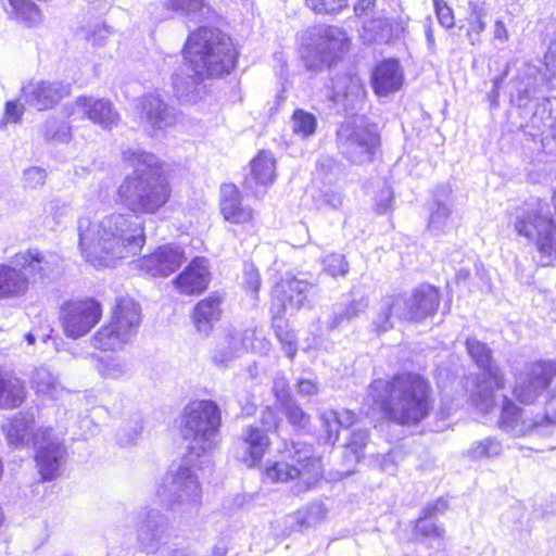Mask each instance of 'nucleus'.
<instances>
[{"mask_svg":"<svg viewBox=\"0 0 556 556\" xmlns=\"http://www.w3.org/2000/svg\"><path fill=\"white\" fill-rule=\"evenodd\" d=\"M79 248L94 267H110L139 253L146 242L141 223L128 214H109L99 222L78 219Z\"/></svg>","mask_w":556,"mask_h":556,"instance_id":"obj_1","label":"nucleus"},{"mask_svg":"<svg viewBox=\"0 0 556 556\" xmlns=\"http://www.w3.org/2000/svg\"><path fill=\"white\" fill-rule=\"evenodd\" d=\"M184 58L181 75L176 73L172 79L177 97L188 99L204 77H217L233 70L237 52L231 39L219 29L200 27L189 36Z\"/></svg>","mask_w":556,"mask_h":556,"instance_id":"obj_2","label":"nucleus"},{"mask_svg":"<svg viewBox=\"0 0 556 556\" xmlns=\"http://www.w3.org/2000/svg\"><path fill=\"white\" fill-rule=\"evenodd\" d=\"M430 391L428 381L419 375L403 374L390 381L375 380L368 395L390 420L412 426L424 420L432 409Z\"/></svg>","mask_w":556,"mask_h":556,"instance_id":"obj_3","label":"nucleus"},{"mask_svg":"<svg viewBox=\"0 0 556 556\" xmlns=\"http://www.w3.org/2000/svg\"><path fill=\"white\" fill-rule=\"evenodd\" d=\"M124 157L135 167L118 188L123 205L136 214H153L169 199L170 188L157 157L142 150H128Z\"/></svg>","mask_w":556,"mask_h":556,"instance_id":"obj_4","label":"nucleus"},{"mask_svg":"<svg viewBox=\"0 0 556 556\" xmlns=\"http://www.w3.org/2000/svg\"><path fill=\"white\" fill-rule=\"evenodd\" d=\"M514 228L519 236L534 242L542 266L553 263L556 258V220L546 202L532 198L517 206Z\"/></svg>","mask_w":556,"mask_h":556,"instance_id":"obj_5","label":"nucleus"},{"mask_svg":"<svg viewBox=\"0 0 556 556\" xmlns=\"http://www.w3.org/2000/svg\"><path fill=\"white\" fill-rule=\"evenodd\" d=\"M222 412L212 400L193 401L182 412L180 432L188 441V454L199 458L211 452L218 442Z\"/></svg>","mask_w":556,"mask_h":556,"instance_id":"obj_6","label":"nucleus"},{"mask_svg":"<svg viewBox=\"0 0 556 556\" xmlns=\"http://www.w3.org/2000/svg\"><path fill=\"white\" fill-rule=\"evenodd\" d=\"M439 303V292L430 286L417 288L409 298L389 295L382 299L372 325L376 331L386 332L393 328V318L419 321L432 315Z\"/></svg>","mask_w":556,"mask_h":556,"instance_id":"obj_7","label":"nucleus"},{"mask_svg":"<svg viewBox=\"0 0 556 556\" xmlns=\"http://www.w3.org/2000/svg\"><path fill=\"white\" fill-rule=\"evenodd\" d=\"M140 320L139 305L132 299H119L110 323L93 334V345L104 351L122 349L137 333Z\"/></svg>","mask_w":556,"mask_h":556,"instance_id":"obj_8","label":"nucleus"},{"mask_svg":"<svg viewBox=\"0 0 556 556\" xmlns=\"http://www.w3.org/2000/svg\"><path fill=\"white\" fill-rule=\"evenodd\" d=\"M324 476L320 458L312 455L309 448L296 451L293 463L276 462L266 467L264 477L270 482H289L298 479L292 492L296 495L314 489Z\"/></svg>","mask_w":556,"mask_h":556,"instance_id":"obj_9","label":"nucleus"},{"mask_svg":"<svg viewBox=\"0 0 556 556\" xmlns=\"http://www.w3.org/2000/svg\"><path fill=\"white\" fill-rule=\"evenodd\" d=\"M379 146L380 137L376 127L363 118L344 122L337 132L339 152L352 164L372 162Z\"/></svg>","mask_w":556,"mask_h":556,"instance_id":"obj_10","label":"nucleus"},{"mask_svg":"<svg viewBox=\"0 0 556 556\" xmlns=\"http://www.w3.org/2000/svg\"><path fill=\"white\" fill-rule=\"evenodd\" d=\"M198 458L186 455L181 464L170 469L156 489L161 501L185 508L195 507L201 502V488L198 478L190 468Z\"/></svg>","mask_w":556,"mask_h":556,"instance_id":"obj_11","label":"nucleus"},{"mask_svg":"<svg viewBox=\"0 0 556 556\" xmlns=\"http://www.w3.org/2000/svg\"><path fill=\"white\" fill-rule=\"evenodd\" d=\"M102 308L93 299L71 300L60 312L64 334L71 339L86 336L101 319Z\"/></svg>","mask_w":556,"mask_h":556,"instance_id":"obj_12","label":"nucleus"},{"mask_svg":"<svg viewBox=\"0 0 556 556\" xmlns=\"http://www.w3.org/2000/svg\"><path fill=\"white\" fill-rule=\"evenodd\" d=\"M35 447V460L42 480L50 481L59 477L66 460V447L62 439L54 435L51 428L38 427Z\"/></svg>","mask_w":556,"mask_h":556,"instance_id":"obj_13","label":"nucleus"},{"mask_svg":"<svg viewBox=\"0 0 556 556\" xmlns=\"http://www.w3.org/2000/svg\"><path fill=\"white\" fill-rule=\"evenodd\" d=\"M500 427L514 437L549 435L556 429V420L546 415L526 419L522 417V409L505 396L502 404Z\"/></svg>","mask_w":556,"mask_h":556,"instance_id":"obj_14","label":"nucleus"},{"mask_svg":"<svg viewBox=\"0 0 556 556\" xmlns=\"http://www.w3.org/2000/svg\"><path fill=\"white\" fill-rule=\"evenodd\" d=\"M556 377V363L534 362L516 376L514 395L523 404L533 403Z\"/></svg>","mask_w":556,"mask_h":556,"instance_id":"obj_15","label":"nucleus"},{"mask_svg":"<svg viewBox=\"0 0 556 556\" xmlns=\"http://www.w3.org/2000/svg\"><path fill=\"white\" fill-rule=\"evenodd\" d=\"M346 33L337 26H326L318 33V42L305 60L308 70L319 71L331 64L349 50Z\"/></svg>","mask_w":556,"mask_h":556,"instance_id":"obj_16","label":"nucleus"},{"mask_svg":"<svg viewBox=\"0 0 556 556\" xmlns=\"http://www.w3.org/2000/svg\"><path fill=\"white\" fill-rule=\"evenodd\" d=\"M135 110L141 125L152 131L175 126L179 112L166 103L159 93H147L136 100Z\"/></svg>","mask_w":556,"mask_h":556,"instance_id":"obj_17","label":"nucleus"},{"mask_svg":"<svg viewBox=\"0 0 556 556\" xmlns=\"http://www.w3.org/2000/svg\"><path fill=\"white\" fill-rule=\"evenodd\" d=\"M71 115L74 119L87 118L108 130L116 127L121 119L111 101L93 97L77 98L72 104Z\"/></svg>","mask_w":556,"mask_h":556,"instance_id":"obj_18","label":"nucleus"},{"mask_svg":"<svg viewBox=\"0 0 556 556\" xmlns=\"http://www.w3.org/2000/svg\"><path fill=\"white\" fill-rule=\"evenodd\" d=\"M13 263L30 278V285L50 279L60 265V257L38 249L21 251L13 256Z\"/></svg>","mask_w":556,"mask_h":556,"instance_id":"obj_19","label":"nucleus"},{"mask_svg":"<svg viewBox=\"0 0 556 556\" xmlns=\"http://www.w3.org/2000/svg\"><path fill=\"white\" fill-rule=\"evenodd\" d=\"M187 260L185 251L176 244H165L139 261V268L152 277H167Z\"/></svg>","mask_w":556,"mask_h":556,"instance_id":"obj_20","label":"nucleus"},{"mask_svg":"<svg viewBox=\"0 0 556 556\" xmlns=\"http://www.w3.org/2000/svg\"><path fill=\"white\" fill-rule=\"evenodd\" d=\"M255 330L232 331L226 334L212 352L215 365L227 367L252 345Z\"/></svg>","mask_w":556,"mask_h":556,"instance_id":"obj_21","label":"nucleus"},{"mask_svg":"<svg viewBox=\"0 0 556 556\" xmlns=\"http://www.w3.org/2000/svg\"><path fill=\"white\" fill-rule=\"evenodd\" d=\"M210 280L208 260L195 257L174 280V283L181 293L190 295L204 291L208 287Z\"/></svg>","mask_w":556,"mask_h":556,"instance_id":"obj_22","label":"nucleus"},{"mask_svg":"<svg viewBox=\"0 0 556 556\" xmlns=\"http://www.w3.org/2000/svg\"><path fill=\"white\" fill-rule=\"evenodd\" d=\"M68 94L70 85L58 81H41L25 88L26 103L38 111L52 108Z\"/></svg>","mask_w":556,"mask_h":556,"instance_id":"obj_23","label":"nucleus"},{"mask_svg":"<svg viewBox=\"0 0 556 556\" xmlns=\"http://www.w3.org/2000/svg\"><path fill=\"white\" fill-rule=\"evenodd\" d=\"M330 81L333 92L332 100L342 101L346 109L354 110L356 103L362 102L366 96L365 86L356 74H336Z\"/></svg>","mask_w":556,"mask_h":556,"instance_id":"obj_24","label":"nucleus"},{"mask_svg":"<svg viewBox=\"0 0 556 556\" xmlns=\"http://www.w3.org/2000/svg\"><path fill=\"white\" fill-rule=\"evenodd\" d=\"M220 213L225 220L232 224H247L253 219V210L242 203L239 189L231 184L220 187Z\"/></svg>","mask_w":556,"mask_h":556,"instance_id":"obj_25","label":"nucleus"},{"mask_svg":"<svg viewBox=\"0 0 556 556\" xmlns=\"http://www.w3.org/2000/svg\"><path fill=\"white\" fill-rule=\"evenodd\" d=\"M30 287V278L13 263L0 265V300H12L24 296Z\"/></svg>","mask_w":556,"mask_h":556,"instance_id":"obj_26","label":"nucleus"},{"mask_svg":"<svg viewBox=\"0 0 556 556\" xmlns=\"http://www.w3.org/2000/svg\"><path fill=\"white\" fill-rule=\"evenodd\" d=\"M403 79V71L397 61H383L372 73V88L378 96L386 97L399 91Z\"/></svg>","mask_w":556,"mask_h":556,"instance_id":"obj_27","label":"nucleus"},{"mask_svg":"<svg viewBox=\"0 0 556 556\" xmlns=\"http://www.w3.org/2000/svg\"><path fill=\"white\" fill-rule=\"evenodd\" d=\"M466 348L472 361L482 370V374H486L493 380L495 387L504 388L505 378L502 369L493 363L491 349L475 338L467 339Z\"/></svg>","mask_w":556,"mask_h":556,"instance_id":"obj_28","label":"nucleus"},{"mask_svg":"<svg viewBox=\"0 0 556 556\" xmlns=\"http://www.w3.org/2000/svg\"><path fill=\"white\" fill-rule=\"evenodd\" d=\"M8 442L15 446H24L33 443L35 445V437L38 428L35 430L34 416L26 413L16 414L8 424L2 426Z\"/></svg>","mask_w":556,"mask_h":556,"instance_id":"obj_29","label":"nucleus"},{"mask_svg":"<svg viewBox=\"0 0 556 556\" xmlns=\"http://www.w3.org/2000/svg\"><path fill=\"white\" fill-rule=\"evenodd\" d=\"M309 287L307 282L295 278L277 283L273 290V294L279 302V312L298 309L303 306L306 300L305 293L308 291Z\"/></svg>","mask_w":556,"mask_h":556,"instance_id":"obj_30","label":"nucleus"},{"mask_svg":"<svg viewBox=\"0 0 556 556\" xmlns=\"http://www.w3.org/2000/svg\"><path fill=\"white\" fill-rule=\"evenodd\" d=\"M275 160L268 152L262 151L251 162V173L245 177V188L258 194L260 186H267L275 180Z\"/></svg>","mask_w":556,"mask_h":556,"instance_id":"obj_31","label":"nucleus"},{"mask_svg":"<svg viewBox=\"0 0 556 556\" xmlns=\"http://www.w3.org/2000/svg\"><path fill=\"white\" fill-rule=\"evenodd\" d=\"M168 526L167 518L157 509H149L139 517L137 523L138 539L144 545H151L162 539Z\"/></svg>","mask_w":556,"mask_h":556,"instance_id":"obj_32","label":"nucleus"},{"mask_svg":"<svg viewBox=\"0 0 556 556\" xmlns=\"http://www.w3.org/2000/svg\"><path fill=\"white\" fill-rule=\"evenodd\" d=\"M451 207L450 190L446 187H442L434 194V202L428 223V229L434 236H440L450 228Z\"/></svg>","mask_w":556,"mask_h":556,"instance_id":"obj_33","label":"nucleus"},{"mask_svg":"<svg viewBox=\"0 0 556 556\" xmlns=\"http://www.w3.org/2000/svg\"><path fill=\"white\" fill-rule=\"evenodd\" d=\"M24 382L13 372L0 367V408L18 407L25 400Z\"/></svg>","mask_w":556,"mask_h":556,"instance_id":"obj_34","label":"nucleus"},{"mask_svg":"<svg viewBox=\"0 0 556 556\" xmlns=\"http://www.w3.org/2000/svg\"><path fill=\"white\" fill-rule=\"evenodd\" d=\"M223 299L213 293L200 301L194 307L193 321L200 333L207 334L214 323L219 320Z\"/></svg>","mask_w":556,"mask_h":556,"instance_id":"obj_35","label":"nucleus"},{"mask_svg":"<svg viewBox=\"0 0 556 556\" xmlns=\"http://www.w3.org/2000/svg\"><path fill=\"white\" fill-rule=\"evenodd\" d=\"M369 305L366 296L352 298L349 301L334 304L332 315L328 320L327 328L332 331L364 313Z\"/></svg>","mask_w":556,"mask_h":556,"instance_id":"obj_36","label":"nucleus"},{"mask_svg":"<svg viewBox=\"0 0 556 556\" xmlns=\"http://www.w3.org/2000/svg\"><path fill=\"white\" fill-rule=\"evenodd\" d=\"M242 439L249 454L243 457V462L249 467H252L262 459L265 451L269 446V439L264 430L254 426H250L244 430Z\"/></svg>","mask_w":556,"mask_h":556,"instance_id":"obj_37","label":"nucleus"},{"mask_svg":"<svg viewBox=\"0 0 556 556\" xmlns=\"http://www.w3.org/2000/svg\"><path fill=\"white\" fill-rule=\"evenodd\" d=\"M320 420L327 432V441L334 444L339 439V429L351 427L356 420V415L349 409H330L320 414Z\"/></svg>","mask_w":556,"mask_h":556,"instance_id":"obj_38","label":"nucleus"},{"mask_svg":"<svg viewBox=\"0 0 556 556\" xmlns=\"http://www.w3.org/2000/svg\"><path fill=\"white\" fill-rule=\"evenodd\" d=\"M502 389L495 387L493 380L486 374H481L475 390L470 394V400L478 409L488 413L495 404L494 391Z\"/></svg>","mask_w":556,"mask_h":556,"instance_id":"obj_39","label":"nucleus"},{"mask_svg":"<svg viewBox=\"0 0 556 556\" xmlns=\"http://www.w3.org/2000/svg\"><path fill=\"white\" fill-rule=\"evenodd\" d=\"M485 2H478L470 0L468 2V15L466 17L468 23L467 36L472 45L480 41V34L485 29L486 23Z\"/></svg>","mask_w":556,"mask_h":556,"instance_id":"obj_40","label":"nucleus"},{"mask_svg":"<svg viewBox=\"0 0 556 556\" xmlns=\"http://www.w3.org/2000/svg\"><path fill=\"white\" fill-rule=\"evenodd\" d=\"M33 388L51 399H58L64 391L58 378L46 367L37 368L31 376Z\"/></svg>","mask_w":556,"mask_h":556,"instance_id":"obj_41","label":"nucleus"},{"mask_svg":"<svg viewBox=\"0 0 556 556\" xmlns=\"http://www.w3.org/2000/svg\"><path fill=\"white\" fill-rule=\"evenodd\" d=\"M163 4L164 12L160 14V20L169 18L174 12L194 18L202 15L206 8L205 0H164Z\"/></svg>","mask_w":556,"mask_h":556,"instance_id":"obj_42","label":"nucleus"},{"mask_svg":"<svg viewBox=\"0 0 556 556\" xmlns=\"http://www.w3.org/2000/svg\"><path fill=\"white\" fill-rule=\"evenodd\" d=\"M9 2L15 17L27 27H33L41 23V12L34 2L29 0H9Z\"/></svg>","mask_w":556,"mask_h":556,"instance_id":"obj_43","label":"nucleus"},{"mask_svg":"<svg viewBox=\"0 0 556 556\" xmlns=\"http://www.w3.org/2000/svg\"><path fill=\"white\" fill-rule=\"evenodd\" d=\"M291 127L294 135L306 139L315 134L317 118L309 112L296 109L291 117Z\"/></svg>","mask_w":556,"mask_h":556,"instance_id":"obj_44","label":"nucleus"},{"mask_svg":"<svg viewBox=\"0 0 556 556\" xmlns=\"http://www.w3.org/2000/svg\"><path fill=\"white\" fill-rule=\"evenodd\" d=\"M41 134L46 141L65 143L71 140V127L64 121L49 117L41 126Z\"/></svg>","mask_w":556,"mask_h":556,"instance_id":"obj_45","label":"nucleus"},{"mask_svg":"<svg viewBox=\"0 0 556 556\" xmlns=\"http://www.w3.org/2000/svg\"><path fill=\"white\" fill-rule=\"evenodd\" d=\"M97 369L103 378L116 380L129 371V364L119 356H108L99 361Z\"/></svg>","mask_w":556,"mask_h":556,"instance_id":"obj_46","label":"nucleus"},{"mask_svg":"<svg viewBox=\"0 0 556 556\" xmlns=\"http://www.w3.org/2000/svg\"><path fill=\"white\" fill-rule=\"evenodd\" d=\"M502 444L495 438H485L476 441L468 448L467 454L472 459L492 458L502 453Z\"/></svg>","mask_w":556,"mask_h":556,"instance_id":"obj_47","label":"nucleus"},{"mask_svg":"<svg viewBox=\"0 0 556 556\" xmlns=\"http://www.w3.org/2000/svg\"><path fill=\"white\" fill-rule=\"evenodd\" d=\"M328 510L323 503L315 502L296 513L295 519L300 528H309L321 522Z\"/></svg>","mask_w":556,"mask_h":556,"instance_id":"obj_48","label":"nucleus"},{"mask_svg":"<svg viewBox=\"0 0 556 556\" xmlns=\"http://www.w3.org/2000/svg\"><path fill=\"white\" fill-rule=\"evenodd\" d=\"M307 7L319 14H337L348 7V0H305Z\"/></svg>","mask_w":556,"mask_h":556,"instance_id":"obj_49","label":"nucleus"},{"mask_svg":"<svg viewBox=\"0 0 556 556\" xmlns=\"http://www.w3.org/2000/svg\"><path fill=\"white\" fill-rule=\"evenodd\" d=\"M323 264L324 270L332 277L345 276L349 273V263L341 254L332 253L327 255Z\"/></svg>","mask_w":556,"mask_h":556,"instance_id":"obj_50","label":"nucleus"},{"mask_svg":"<svg viewBox=\"0 0 556 556\" xmlns=\"http://www.w3.org/2000/svg\"><path fill=\"white\" fill-rule=\"evenodd\" d=\"M47 172L39 166H31L24 170L23 182L24 187L28 189H39L45 186Z\"/></svg>","mask_w":556,"mask_h":556,"instance_id":"obj_51","label":"nucleus"},{"mask_svg":"<svg viewBox=\"0 0 556 556\" xmlns=\"http://www.w3.org/2000/svg\"><path fill=\"white\" fill-rule=\"evenodd\" d=\"M369 442V433L366 429H356L352 432L348 448L358 460L363 456V450Z\"/></svg>","mask_w":556,"mask_h":556,"instance_id":"obj_52","label":"nucleus"},{"mask_svg":"<svg viewBox=\"0 0 556 556\" xmlns=\"http://www.w3.org/2000/svg\"><path fill=\"white\" fill-rule=\"evenodd\" d=\"M283 405L286 415L292 425L298 426L300 428H304L307 426L309 421V416L305 414L298 404H295L292 401H289Z\"/></svg>","mask_w":556,"mask_h":556,"instance_id":"obj_53","label":"nucleus"},{"mask_svg":"<svg viewBox=\"0 0 556 556\" xmlns=\"http://www.w3.org/2000/svg\"><path fill=\"white\" fill-rule=\"evenodd\" d=\"M275 331L278 340L282 343V350L289 358L296 354L295 334L292 331L285 330L281 326L275 324Z\"/></svg>","mask_w":556,"mask_h":556,"instance_id":"obj_54","label":"nucleus"},{"mask_svg":"<svg viewBox=\"0 0 556 556\" xmlns=\"http://www.w3.org/2000/svg\"><path fill=\"white\" fill-rule=\"evenodd\" d=\"M415 531L417 534H421L425 538L441 539L444 534V529L438 527L430 521V518L424 516L419 517L416 521Z\"/></svg>","mask_w":556,"mask_h":556,"instance_id":"obj_55","label":"nucleus"},{"mask_svg":"<svg viewBox=\"0 0 556 556\" xmlns=\"http://www.w3.org/2000/svg\"><path fill=\"white\" fill-rule=\"evenodd\" d=\"M50 214L55 224H63L72 217V207L68 202L55 199L51 202Z\"/></svg>","mask_w":556,"mask_h":556,"instance_id":"obj_56","label":"nucleus"},{"mask_svg":"<svg viewBox=\"0 0 556 556\" xmlns=\"http://www.w3.org/2000/svg\"><path fill=\"white\" fill-rule=\"evenodd\" d=\"M437 17L442 26L452 28L455 24L453 10L444 0H433Z\"/></svg>","mask_w":556,"mask_h":556,"instance_id":"obj_57","label":"nucleus"},{"mask_svg":"<svg viewBox=\"0 0 556 556\" xmlns=\"http://www.w3.org/2000/svg\"><path fill=\"white\" fill-rule=\"evenodd\" d=\"M364 29L372 31V40H383L386 38L384 31L389 30V22L386 18H377L368 21L364 24Z\"/></svg>","mask_w":556,"mask_h":556,"instance_id":"obj_58","label":"nucleus"},{"mask_svg":"<svg viewBox=\"0 0 556 556\" xmlns=\"http://www.w3.org/2000/svg\"><path fill=\"white\" fill-rule=\"evenodd\" d=\"M244 285L245 288L253 293H256L260 289L261 278L257 270L252 265L245 267Z\"/></svg>","mask_w":556,"mask_h":556,"instance_id":"obj_59","label":"nucleus"},{"mask_svg":"<svg viewBox=\"0 0 556 556\" xmlns=\"http://www.w3.org/2000/svg\"><path fill=\"white\" fill-rule=\"evenodd\" d=\"M273 391L278 401L282 404L291 401L289 399L288 382L285 377H276L274 380Z\"/></svg>","mask_w":556,"mask_h":556,"instance_id":"obj_60","label":"nucleus"},{"mask_svg":"<svg viewBox=\"0 0 556 556\" xmlns=\"http://www.w3.org/2000/svg\"><path fill=\"white\" fill-rule=\"evenodd\" d=\"M110 34V27L106 25H97L91 34L88 36V40L93 46L102 47L105 45L108 35Z\"/></svg>","mask_w":556,"mask_h":556,"instance_id":"obj_61","label":"nucleus"},{"mask_svg":"<svg viewBox=\"0 0 556 556\" xmlns=\"http://www.w3.org/2000/svg\"><path fill=\"white\" fill-rule=\"evenodd\" d=\"M447 509V502L444 498H438L434 502L428 504L424 510L422 516L426 518H433L439 514L444 513Z\"/></svg>","mask_w":556,"mask_h":556,"instance_id":"obj_62","label":"nucleus"},{"mask_svg":"<svg viewBox=\"0 0 556 556\" xmlns=\"http://www.w3.org/2000/svg\"><path fill=\"white\" fill-rule=\"evenodd\" d=\"M141 429H142V427H141V424L139 422V420H137L135 422V426L130 428L129 432L126 431L125 429H119V431L117 433L118 441L121 442V444L132 443L140 434Z\"/></svg>","mask_w":556,"mask_h":556,"instance_id":"obj_63","label":"nucleus"},{"mask_svg":"<svg viewBox=\"0 0 556 556\" xmlns=\"http://www.w3.org/2000/svg\"><path fill=\"white\" fill-rule=\"evenodd\" d=\"M392 190L389 187H383L379 191L376 204L377 211L379 213H386L390 208L392 202Z\"/></svg>","mask_w":556,"mask_h":556,"instance_id":"obj_64","label":"nucleus"}]
</instances>
